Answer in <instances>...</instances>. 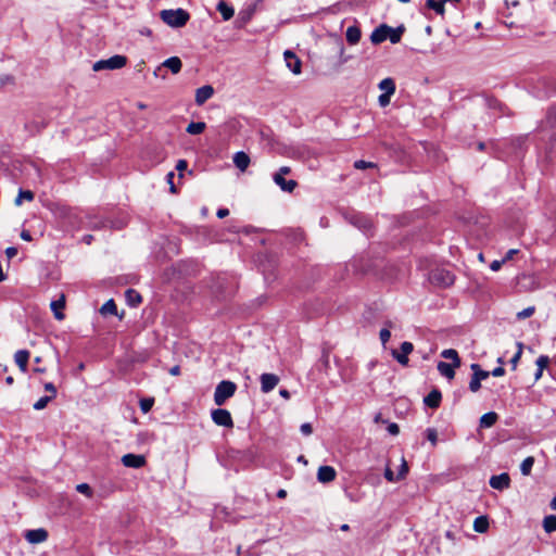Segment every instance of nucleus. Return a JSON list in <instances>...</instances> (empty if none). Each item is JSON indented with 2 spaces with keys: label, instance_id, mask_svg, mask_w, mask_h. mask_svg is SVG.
<instances>
[{
  "label": "nucleus",
  "instance_id": "obj_1",
  "mask_svg": "<svg viewBox=\"0 0 556 556\" xmlns=\"http://www.w3.org/2000/svg\"><path fill=\"white\" fill-rule=\"evenodd\" d=\"M162 21L173 28L184 27L190 20V14L185 9L162 10L160 13Z\"/></svg>",
  "mask_w": 556,
  "mask_h": 556
},
{
  "label": "nucleus",
  "instance_id": "obj_2",
  "mask_svg": "<svg viewBox=\"0 0 556 556\" xmlns=\"http://www.w3.org/2000/svg\"><path fill=\"white\" fill-rule=\"evenodd\" d=\"M237 391V384L230 380H222L215 388L214 402L222 406L227 400L232 397Z\"/></svg>",
  "mask_w": 556,
  "mask_h": 556
},
{
  "label": "nucleus",
  "instance_id": "obj_3",
  "mask_svg": "<svg viewBox=\"0 0 556 556\" xmlns=\"http://www.w3.org/2000/svg\"><path fill=\"white\" fill-rule=\"evenodd\" d=\"M127 64V58L122 54H115L105 60H99L92 65L94 72L102 70H119Z\"/></svg>",
  "mask_w": 556,
  "mask_h": 556
},
{
  "label": "nucleus",
  "instance_id": "obj_4",
  "mask_svg": "<svg viewBox=\"0 0 556 556\" xmlns=\"http://www.w3.org/2000/svg\"><path fill=\"white\" fill-rule=\"evenodd\" d=\"M470 369L472 370V376L468 388L471 392L476 393L481 389V381L489 378L490 371L482 369L478 363L471 364Z\"/></svg>",
  "mask_w": 556,
  "mask_h": 556
},
{
  "label": "nucleus",
  "instance_id": "obj_5",
  "mask_svg": "<svg viewBox=\"0 0 556 556\" xmlns=\"http://www.w3.org/2000/svg\"><path fill=\"white\" fill-rule=\"evenodd\" d=\"M556 129V104L548 108L545 119L541 121L536 127L538 132Z\"/></svg>",
  "mask_w": 556,
  "mask_h": 556
},
{
  "label": "nucleus",
  "instance_id": "obj_6",
  "mask_svg": "<svg viewBox=\"0 0 556 556\" xmlns=\"http://www.w3.org/2000/svg\"><path fill=\"white\" fill-rule=\"evenodd\" d=\"M212 420L217 426L231 428L233 426L231 414L225 408H216L211 413Z\"/></svg>",
  "mask_w": 556,
  "mask_h": 556
},
{
  "label": "nucleus",
  "instance_id": "obj_7",
  "mask_svg": "<svg viewBox=\"0 0 556 556\" xmlns=\"http://www.w3.org/2000/svg\"><path fill=\"white\" fill-rule=\"evenodd\" d=\"M414 345L412 342L404 341L400 350H392V356L402 366L408 365V355L413 352Z\"/></svg>",
  "mask_w": 556,
  "mask_h": 556
},
{
  "label": "nucleus",
  "instance_id": "obj_8",
  "mask_svg": "<svg viewBox=\"0 0 556 556\" xmlns=\"http://www.w3.org/2000/svg\"><path fill=\"white\" fill-rule=\"evenodd\" d=\"M349 220L353 226L361 229L364 233H368L372 228V224L369 217L362 213L351 214Z\"/></svg>",
  "mask_w": 556,
  "mask_h": 556
},
{
  "label": "nucleus",
  "instance_id": "obj_9",
  "mask_svg": "<svg viewBox=\"0 0 556 556\" xmlns=\"http://www.w3.org/2000/svg\"><path fill=\"white\" fill-rule=\"evenodd\" d=\"M510 477L507 472L494 475L490 478L489 484L492 489L503 491L510 486Z\"/></svg>",
  "mask_w": 556,
  "mask_h": 556
},
{
  "label": "nucleus",
  "instance_id": "obj_10",
  "mask_svg": "<svg viewBox=\"0 0 556 556\" xmlns=\"http://www.w3.org/2000/svg\"><path fill=\"white\" fill-rule=\"evenodd\" d=\"M127 223H128L127 217L125 215H123V216L117 217L115 219L101 220L98 224H93L92 228L100 229V228L110 227L112 229L121 230L124 227H126Z\"/></svg>",
  "mask_w": 556,
  "mask_h": 556
},
{
  "label": "nucleus",
  "instance_id": "obj_11",
  "mask_svg": "<svg viewBox=\"0 0 556 556\" xmlns=\"http://www.w3.org/2000/svg\"><path fill=\"white\" fill-rule=\"evenodd\" d=\"M260 380H261V391L263 393H269L279 383V377L275 374H268V372L262 374L260 377Z\"/></svg>",
  "mask_w": 556,
  "mask_h": 556
},
{
  "label": "nucleus",
  "instance_id": "obj_12",
  "mask_svg": "<svg viewBox=\"0 0 556 556\" xmlns=\"http://www.w3.org/2000/svg\"><path fill=\"white\" fill-rule=\"evenodd\" d=\"M122 463L125 467L138 469L146 465V457L143 455L129 453L122 457Z\"/></svg>",
  "mask_w": 556,
  "mask_h": 556
},
{
  "label": "nucleus",
  "instance_id": "obj_13",
  "mask_svg": "<svg viewBox=\"0 0 556 556\" xmlns=\"http://www.w3.org/2000/svg\"><path fill=\"white\" fill-rule=\"evenodd\" d=\"M283 56H285L287 67L293 74L299 75L301 73L302 62L296 56V54L290 50H287V51H285Z\"/></svg>",
  "mask_w": 556,
  "mask_h": 556
},
{
  "label": "nucleus",
  "instance_id": "obj_14",
  "mask_svg": "<svg viewBox=\"0 0 556 556\" xmlns=\"http://www.w3.org/2000/svg\"><path fill=\"white\" fill-rule=\"evenodd\" d=\"M337 477V471L332 466H320L317 471V480L321 483H329Z\"/></svg>",
  "mask_w": 556,
  "mask_h": 556
},
{
  "label": "nucleus",
  "instance_id": "obj_15",
  "mask_svg": "<svg viewBox=\"0 0 556 556\" xmlns=\"http://www.w3.org/2000/svg\"><path fill=\"white\" fill-rule=\"evenodd\" d=\"M25 539L31 544L42 543L48 539V532L43 528L28 530Z\"/></svg>",
  "mask_w": 556,
  "mask_h": 556
},
{
  "label": "nucleus",
  "instance_id": "obj_16",
  "mask_svg": "<svg viewBox=\"0 0 556 556\" xmlns=\"http://www.w3.org/2000/svg\"><path fill=\"white\" fill-rule=\"evenodd\" d=\"M214 94V88L211 85H204L195 91L197 105H203Z\"/></svg>",
  "mask_w": 556,
  "mask_h": 556
},
{
  "label": "nucleus",
  "instance_id": "obj_17",
  "mask_svg": "<svg viewBox=\"0 0 556 556\" xmlns=\"http://www.w3.org/2000/svg\"><path fill=\"white\" fill-rule=\"evenodd\" d=\"M388 30H390V26L387 24H381L370 35V40L374 45H378L388 39Z\"/></svg>",
  "mask_w": 556,
  "mask_h": 556
},
{
  "label": "nucleus",
  "instance_id": "obj_18",
  "mask_svg": "<svg viewBox=\"0 0 556 556\" xmlns=\"http://www.w3.org/2000/svg\"><path fill=\"white\" fill-rule=\"evenodd\" d=\"M442 393L439 389L431 390L428 395L424 397V403L430 408H438L441 404Z\"/></svg>",
  "mask_w": 556,
  "mask_h": 556
},
{
  "label": "nucleus",
  "instance_id": "obj_19",
  "mask_svg": "<svg viewBox=\"0 0 556 556\" xmlns=\"http://www.w3.org/2000/svg\"><path fill=\"white\" fill-rule=\"evenodd\" d=\"M47 125L48 122L45 119H34L26 122L24 128L30 136H35L37 134H40L47 127Z\"/></svg>",
  "mask_w": 556,
  "mask_h": 556
},
{
  "label": "nucleus",
  "instance_id": "obj_20",
  "mask_svg": "<svg viewBox=\"0 0 556 556\" xmlns=\"http://www.w3.org/2000/svg\"><path fill=\"white\" fill-rule=\"evenodd\" d=\"M273 179H274L275 184L277 186H279L282 191H286V192H292L298 185L295 180H293V179L287 180L280 174H274Z\"/></svg>",
  "mask_w": 556,
  "mask_h": 556
},
{
  "label": "nucleus",
  "instance_id": "obj_21",
  "mask_svg": "<svg viewBox=\"0 0 556 556\" xmlns=\"http://www.w3.org/2000/svg\"><path fill=\"white\" fill-rule=\"evenodd\" d=\"M29 356H30V353L27 350H18L14 354V361L22 372H26L28 369Z\"/></svg>",
  "mask_w": 556,
  "mask_h": 556
},
{
  "label": "nucleus",
  "instance_id": "obj_22",
  "mask_svg": "<svg viewBox=\"0 0 556 556\" xmlns=\"http://www.w3.org/2000/svg\"><path fill=\"white\" fill-rule=\"evenodd\" d=\"M459 366H454L453 363H446L443 361H440L437 365L438 371L447 379H453L455 376V368H458Z\"/></svg>",
  "mask_w": 556,
  "mask_h": 556
},
{
  "label": "nucleus",
  "instance_id": "obj_23",
  "mask_svg": "<svg viewBox=\"0 0 556 556\" xmlns=\"http://www.w3.org/2000/svg\"><path fill=\"white\" fill-rule=\"evenodd\" d=\"M232 160L236 167L241 172H244L250 165V156L244 151L236 152Z\"/></svg>",
  "mask_w": 556,
  "mask_h": 556
},
{
  "label": "nucleus",
  "instance_id": "obj_24",
  "mask_svg": "<svg viewBox=\"0 0 556 556\" xmlns=\"http://www.w3.org/2000/svg\"><path fill=\"white\" fill-rule=\"evenodd\" d=\"M216 10L220 13L224 21H229L235 14L233 8L224 0L217 3Z\"/></svg>",
  "mask_w": 556,
  "mask_h": 556
},
{
  "label": "nucleus",
  "instance_id": "obj_25",
  "mask_svg": "<svg viewBox=\"0 0 556 556\" xmlns=\"http://www.w3.org/2000/svg\"><path fill=\"white\" fill-rule=\"evenodd\" d=\"M50 306L54 314L55 319H58V320L64 319L65 316L62 312V309L65 307L64 295H62L59 300L52 301Z\"/></svg>",
  "mask_w": 556,
  "mask_h": 556
},
{
  "label": "nucleus",
  "instance_id": "obj_26",
  "mask_svg": "<svg viewBox=\"0 0 556 556\" xmlns=\"http://www.w3.org/2000/svg\"><path fill=\"white\" fill-rule=\"evenodd\" d=\"M162 65L167 67L173 74H177L181 71L182 62L178 56H170Z\"/></svg>",
  "mask_w": 556,
  "mask_h": 556
},
{
  "label": "nucleus",
  "instance_id": "obj_27",
  "mask_svg": "<svg viewBox=\"0 0 556 556\" xmlns=\"http://www.w3.org/2000/svg\"><path fill=\"white\" fill-rule=\"evenodd\" d=\"M361 36H362V31H361L359 27H357L355 25L348 27L345 37H346V41L350 45H356L359 41Z\"/></svg>",
  "mask_w": 556,
  "mask_h": 556
},
{
  "label": "nucleus",
  "instance_id": "obj_28",
  "mask_svg": "<svg viewBox=\"0 0 556 556\" xmlns=\"http://www.w3.org/2000/svg\"><path fill=\"white\" fill-rule=\"evenodd\" d=\"M125 295L128 305L131 307H137L142 302V296L134 289L126 290Z\"/></svg>",
  "mask_w": 556,
  "mask_h": 556
},
{
  "label": "nucleus",
  "instance_id": "obj_29",
  "mask_svg": "<svg viewBox=\"0 0 556 556\" xmlns=\"http://www.w3.org/2000/svg\"><path fill=\"white\" fill-rule=\"evenodd\" d=\"M490 523L488 516H479L473 521V530L478 533H485L489 530Z\"/></svg>",
  "mask_w": 556,
  "mask_h": 556
},
{
  "label": "nucleus",
  "instance_id": "obj_30",
  "mask_svg": "<svg viewBox=\"0 0 556 556\" xmlns=\"http://www.w3.org/2000/svg\"><path fill=\"white\" fill-rule=\"evenodd\" d=\"M498 415L495 412H488L480 418V427L490 428L497 421Z\"/></svg>",
  "mask_w": 556,
  "mask_h": 556
},
{
  "label": "nucleus",
  "instance_id": "obj_31",
  "mask_svg": "<svg viewBox=\"0 0 556 556\" xmlns=\"http://www.w3.org/2000/svg\"><path fill=\"white\" fill-rule=\"evenodd\" d=\"M433 279L440 281L443 286L447 287L453 285L454 275H452L450 271H439L433 274Z\"/></svg>",
  "mask_w": 556,
  "mask_h": 556
},
{
  "label": "nucleus",
  "instance_id": "obj_32",
  "mask_svg": "<svg viewBox=\"0 0 556 556\" xmlns=\"http://www.w3.org/2000/svg\"><path fill=\"white\" fill-rule=\"evenodd\" d=\"M405 31V28L403 25L396 27V28H393L390 26V30H388V39L392 42V43H397L401 41V38H402V35L403 33Z\"/></svg>",
  "mask_w": 556,
  "mask_h": 556
},
{
  "label": "nucleus",
  "instance_id": "obj_33",
  "mask_svg": "<svg viewBox=\"0 0 556 556\" xmlns=\"http://www.w3.org/2000/svg\"><path fill=\"white\" fill-rule=\"evenodd\" d=\"M378 87L383 93L393 94L395 92V83L391 77L382 79Z\"/></svg>",
  "mask_w": 556,
  "mask_h": 556
},
{
  "label": "nucleus",
  "instance_id": "obj_34",
  "mask_svg": "<svg viewBox=\"0 0 556 556\" xmlns=\"http://www.w3.org/2000/svg\"><path fill=\"white\" fill-rule=\"evenodd\" d=\"M426 8L433 10L437 14H444V0H427Z\"/></svg>",
  "mask_w": 556,
  "mask_h": 556
},
{
  "label": "nucleus",
  "instance_id": "obj_35",
  "mask_svg": "<svg viewBox=\"0 0 556 556\" xmlns=\"http://www.w3.org/2000/svg\"><path fill=\"white\" fill-rule=\"evenodd\" d=\"M206 128V124L204 122H191L188 126L186 131L190 135H200L202 134Z\"/></svg>",
  "mask_w": 556,
  "mask_h": 556
},
{
  "label": "nucleus",
  "instance_id": "obj_36",
  "mask_svg": "<svg viewBox=\"0 0 556 556\" xmlns=\"http://www.w3.org/2000/svg\"><path fill=\"white\" fill-rule=\"evenodd\" d=\"M441 356L443 358L451 359L454 366H460V358L458 356V353L454 349H445L441 352Z\"/></svg>",
  "mask_w": 556,
  "mask_h": 556
},
{
  "label": "nucleus",
  "instance_id": "obj_37",
  "mask_svg": "<svg viewBox=\"0 0 556 556\" xmlns=\"http://www.w3.org/2000/svg\"><path fill=\"white\" fill-rule=\"evenodd\" d=\"M100 313L103 315H117V305L113 299L108 300L101 307Z\"/></svg>",
  "mask_w": 556,
  "mask_h": 556
},
{
  "label": "nucleus",
  "instance_id": "obj_38",
  "mask_svg": "<svg viewBox=\"0 0 556 556\" xmlns=\"http://www.w3.org/2000/svg\"><path fill=\"white\" fill-rule=\"evenodd\" d=\"M543 528L547 533L556 531V515H548L544 517Z\"/></svg>",
  "mask_w": 556,
  "mask_h": 556
},
{
  "label": "nucleus",
  "instance_id": "obj_39",
  "mask_svg": "<svg viewBox=\"0 0 556 556\" xmlns=\"http://www.w3.org/2000/svg\"><path fill=\"white\" fill-rule=\"evenodd\" d=\"M533 465H534V457H532V456L526 457L520 465L521 473L523 476H529L531 473Z\"/></svg>",
  "mask_w": 556,
  "mask_h": 556
},
{
  "label": "nucleus",
  "instance_id": "obj_40",
  "mask_svg": "<svg viewBox=\"0 0 556 556\" xmlns=\"http://www.w3.org/2000/svg\"><path fill=\"white\" fill-rule=\"evenodd\" d=\"M34 193L30 190H23L20 189L18 194L14 201L15 205H21L23 200L33 201L34 200Z\"/></svg>",
  "mask_w": 556,
  "mask_h": 556
},
{
  "label": "nucleus",
  "instance_id": "obj_41",
  "mask_svg": "<svg viewBox=\"0 0 556 556\" xmlns=\"http://www.w3.org/2000/svg\"><path fill=\"white\" fill-rule=\"evenodd\" d=\"M154 405V399L153 397H143L139 402L140 409L143 414H147L151 410V408Z\"/></svg>",
  "mask_w": 556,
  "mask_h": 556
},
{
  "label": "nucleus",
  "instance_id": "obj_42",
  "mask_svg": "<svg viewBox=\"0 0 556 556\" xmlns=\"http://www.w3.org/2000/svg\"><path fill=\"white\" fill-rule=\"evenodd\" d=\"M485 103L490 109L503 111L504 104L494 97H485Z\"/></svg>",
  "mask_w": 556,
  "mask_h": 556
},
{
  "label": "nucleus",
  "instance_id": "obj_43",
  "mask_svg": "<svg viewBox=\"0 0 556 556\" xmlns=\"http://www.w3.org/2000/svg\"><path fill=\"white\" fill-rule=\"evenodd\" d=\"M15 84V77L11 74H1L0 75V88L5 86H13Z\"/></svg>",
  "mask_w": 556,
  "mask_h": 556
},
{
  "label": "nucleus",
  "instance_id": "obj_44",
  "mask_svg": "<svg viewBox=\"0 0 556 556\" xmlns=\"http://www.w3.org/2000/svg\"><path fill=\"white\" fill-rule=\"evenodd\" d=\"M52 401V396H41L35 404L33 405L34 409L41 410L47 407L48 403Z\"/></svg>",
  "mask_w": 556,
  "mask_h": 556
},
{
  "label": "nucleus",
  "instance_id": "obj_45",
  "mask_svg": "<svg viewBox=\"0 0 556 556\" xmlns=\"http://www.w3.org/2000/svg\"><path fill=\"white\" fill-rule=\"evenodd\" d=\"M76 491L86 495L87 497H92L93 492L91 486L88 483H79L76 485Z\"/></svg>",
  "mask_w": 556,
  "mask_h": 556
},
{
  "label": "nucleus",
  "instance_id": "obj_46",
  "mask_svg": "<svg viewBox=\"0 0 556 556\" xmlns=\"http://www.w3.org/2000/svg\"><path fill=\"white\" fill-rule=\"evenodd\" d=\"M425 435L428 441L431 442V444L434 446L438 442V431L434 428H427L425 431Z\"/></svg>",
  "mask_w": 556,
  "mask_h": 556
},
{
  "label": "nucleus",
  "instance_id": "obj_47",
  "mask_svg": "<svg viewBox=\"0 0 556 556\" xmlns=\"http://www.w3.org/2000/svg\"><path fill=\"white\" fill-rule=\"evenodd\" d=\"M534 312H535V307L529 306V307L518 312L516 317H517V319L522 320V319L531 317L534 314Z\"/></svg>",
  "mask_w": 556,
  "mask_h": 556
},
{
  "label": "nucleus",
  "instance_id": "obj_48",
  "mask_svg": "<svg viewBox=\"0 0 556 556\" xmlns=\"http://www.w3.org/2000/svg\"><path fill=\"white\" fill-rule=\"evenodd\" d=\"M354 167L356 169H366V168L377 167V165L375 163H372V162H367V161H364V160H358V161H355Z\"/></svg>",
  "mask_w": 556,
  "mask_h": 556
},
{
  "label": "nucleus",
  "instance_id": "obj_49",
  "mask_svg": "<svg viewBox=\"0 0 556 556\" xmlns=\"http://www.w3.org/2000/svg\"><path fill=\"white\" fill-rule=\"evenodd\" d=\"M407 472H408V465H407L406 460L403 458L402 464L399 469V472H397V476H396V480L400 481V480L404 479L406 477Z\"/></svg>",
  "mask_w": 556,
  "mask_h": 556
},
{
  "label": "nucleus",
  "instance_id": "obj_50",
  "mask_svg": "<svg viewBox=\"0 0 556 556\" xmlns=\"http://www.w3.org/2000/svg\"><path fill=\"white\" fill-rule=\"evenodd\" d=\"M535 364L539 369L544 370L549 364V357L547 355H540Z\"/></svg>",
  "mask_w": 556,
  "mask_h": 556
},
{
  "label": "nucleus",
  "instance_id": "obj_51",
  "mask_svg": "<svg viewBox=\"0 0 556 556\" xmlns=\"http://www.w3.org/2000/svg\"><path fill=\"white\" fill-rule=\"evenodd\" d=\"M174 177H175V174L174 172H169L167 175H166V181L167 184L169 185V191L172 193H177V189H176V186L174 185Z\"/></svg>",
  "mask_w": 556,
  "mask_h": 556
},
{
  "label": "nucleus",
  "instance_id": "obj_52",
  "mask_svg": "<svg viewBox=\"0 0 556 556\" xmlns=\"http://www.w3.org/2000/svg\"><path fill=\"white\" fill-rule=\"evenodd\" d=\"M43 388H45V390H46L47 392H49V393H50V395H49V396H52V400L56 396L58 391H56L55 386H54L52 382H46V383L43 384Z\"/></svg>",
  "mask_w": 556,
  "mask_h": 556
},
{
  "label": "nucleus",
  "instance_id": "obj_53",
  "mask_svg": "<svg viewBox=\"0 0 556 556\" xmlns=\"http://www.w3.org/2000/svg\"><path fill=\"white\" fill-rule=\"evenodd\" d=\"M188 167V162L186 160H179L176 164V170L179 172V178H182V172Z\"/></svg>",
  "mask_w": 556,
  "mask_h": 556
},
{
  "label": "nucleus",
  "instance_id": "obj_54",
  "mask_svg": "<svg viewBox=\"0 0 556 556\" xmlns=\"http://www.w3.org/2000/svg\"><path fill=\"white\" fill-rule=\"evenodd\" d=\"M379 337H380L382 344H386L391 338V332L389 329L382 328L380 330Z\"/></svg>",
  "mask_w": 556,
  "mask_h": 556
},
{
  "label": "nucleus",
  "instance_id": "obj_55",
  "mask_svg": "<svg viewBox=\"0 0 556 556\" xmlns=\"http://www.w3.org/2000/svg\"><path fill=\"white\" fill-rule=\"evenodd\" d=\"M391 96L392 94L382 92L378 98V102H379L380 106H382V108L387 106L390 103Z\"/></svg>",
  "mask_w": 556,
  "mask_h": 556
},
{
  "label": "nucleus",
  "instance_id": "obj_56",
  "mask_svg": "<svg viewBox=\"0 0 556 556\" xmlns=\"http://www.w3.org/2000/svg\"><path fill=\"white\" fill-rule=\"evenodd\" d=\"M300 431L304 435H311L313 433V427L309 422H304L301 425Z\"/></svg>",
  "mask_w": 556,
  "mask_h": 556
},
{
  "label": "nucleus",
  "instance_id": "obj_57",
  "mask_svg": "<svg viewBox=\"0 0 556 556\" xmlns=\"http://www.w3.org/2000/svg\"><path fill=\"white\" fill-rule=\"evenodd\" d=\"M520 357H521V350H517L515 355L509 361L513 370H515L517 368V365H518V362H519Z\"/></svg>",
  "mask_w": 556,
  "mask_h": 556
},
{
  "label": "nucleus",
  "instance_id": "obj_58",
  "mask_svg": "<svg viewBox=\"0 0 556 556\" xmlns=\"http://www.w3.org/2000/svg\"><path fill=\"white\" fill-rule=\"evenodd\" d=\"M387 430L391 435H397L400 432V427L395 422H390L387 427Z\"/></svg>",
  "mask_w": 556,
  "mask_h": 556
},
{
  "label": "nucleus",
  "instance_id": "obj_59",
  "mask_svg": "<svg viewBox=\"0 0 556 556\" xmlns=\"http://www.w3.org/2000/svg\"><path fill=\"white\" fill-rule=\"evenodd\" d=\"M505 263V260H495L491 263L490 268L493 271H497L501 269L502 265Z\"/></svg>",
  "mask_w": 556,
  "mask_h": 556
},
{
  "label": "nucleus",
  "instance_id": "obj_60",
  "mask_svg": "<svg viewBox=\"0 0 556 556\" xmlns=\"http://www.w3.org/2000/svg\"><path fill=\"white\" fill-rule=\"evenodd\" d=\"M384 478L387 479V481L389 482H394V481H397L396 480V477L394 476L393 471L387 467L386 470H384Z\"/></svg>",
  "mask_w": 556,
  "mask_h": 556
},
{
  "label": "nucleus",
  "instance_id": "obj_61",
  "mask_svg": "<svg viewBox=\"0 0 556 556\" xmlns=\"http://www.w3.org/2000/svg\"><path fill=\"white\" fill-rule=\"evenodd\" d=\"M490 375L493 377H502L505 375V369L503 366H497L492 371H490Z\"/></svg>",
  "mask_w": 556,
  "mask_h": 556
},
{
  "label": "nucleus",
  "instance_id": "obj_62",
  "mask_svg": "<svg viewBox=\"0 0 556 556\" xmlns=\"http://www.w3.org/2000/svg\"><path fill=\"white\" fill-rule=\"evenodd\" d=\"M518 253H519V250H517V249H510V250H508V251L506 252V254H505V256L503 257V260H505V263H506L507 261L513 260V258H514V256H515L516 254H518Z\"/></svg>",
  "mask_w": 556,
  "mask_h": 556
},
{
  "label": "nucleus",
  "instance_id": "obj_63",
  "mask_svg": "<svg viewBox=\"0 0 556 556\" xmlns=\"http://www.w3.org/2000/svg\"><path fill=\"white\" fill-rule=\"evenodd\" d=\"M5 254L9 258H12L17 254V249L15 247H9L5 250Z\"/></svg>",
  "mask_w": 556,
  "mask_h": 556
},
{
  "label": "nucleus",
  "instance_id": "obj_64",
  "mask_svg": "<svg viewBox=\"0 0 556 556\" xmlns=\"http://www.w3.org/2000/svg\"><path fill=\"white\" fill-rule=\"evenodd\" d=\"M216 215L218 218H225L229 215V210L226 207L218 208Z\"/></svg>",
  "mask_w": 556,
  "mask_h": 556
}]
</instances>
